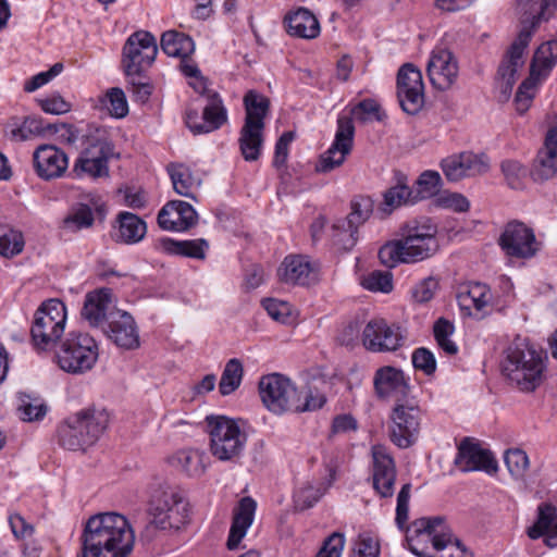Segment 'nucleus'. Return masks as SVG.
<instances>
[{
    "mask_svg": "<svg viewBox=\"0 0 557 557\" xmlns=\"http://www.w3.org/2000/svg\"><path fill=\"white\" fill-rule=\"evenodd\" d=\"M436 234L437 227L430 220H411L399 228L398 239L380 248L379 259L388 269L426 260L438 250Z\"/></svg>",
    "mask_w": 557,
    "mask_h": 557,
    "instance_id": "1",
    "label": "nucleus"
},
{
    "mask_svg": "<svg viewBox=\"0 0 557 557\" xmlns=\"http://www.w3.org/2000/svg\"><path fill=\"white\" fill-rule=\"evenodd\" d=\"M547 355L529 339L517 336L504 350L500 370L509 385L523 393L539 388L545 377Z\"/></svg>",
    "mask_w": 557,
    "mask_h": 557,
    "instance_id": "2",
    "label": "nucleus"
},
{
    "mask_svg": "<svg viewBox=\"0 0 557 557\" xmlns=\"http://www.w3.org/2000/svg\"><path fill=\"white\" fill-rule=\"evenodd\" d=\"M409 549L419 557H472L441 517L421 518L408 531Z\"/></svg>",
    "mask_w": 557,
    "mask_h": 557,
    "instance_id": "3",
    "label": "nucleus"
},
{
    "mask_svg": "<svg viewBox=\"0 0 557 557\" xmlns=\"http://www.w3.org/2000/svg\"><path fill=\"white\" fill-rule=\"evenodd\" d=\"M103 431L104 406L90 404L60 423L58 443L67 450H85L100 440Z\"/></svg>",
    "mask_w": 557,
    "mask_h": 557,
    "instance_id": "4",
    "label": "nucleus"
},
{
    "mask_svg": "<svg viewBox=\"0 0 557 557\" xmlns=\"http://www.w3.org/2000/svg\"><path fill=\"white\" fill-rule=\"evenodd\" d=\"M147 511L149 520L141 536L149 542L156 539L157 531L180 530L189 519L187 500L171 490L156 492Z\"/></svg>",
    "mask_w": 557,
    "mask_h": 557,
    "instance_id": "5",
    "label": "nucleus"
},
{
    "mask_svg": "<svg viewBox=\"0 0 557 557\" xmlns=\"http://www.w3.org/2000/svg\"><path fill=\"white\" fill-rule=\"evenodd\" d=\"M206 423L211 454L221 461L239 458L245 449L247 435L238 422L226 416H208Z\"/></svg>",
    "mask_w": 557,
    "mask_h": 557,
    "instance_id": "6",
    "label": "nucleus"
},
{
    "mask_svg": "<svg viewBox=\"0 0 557 557\" xmlns=\"http://www.w3.org/2000/svg\"><path fill=\"white\" fill-rule=\"evenodd\" d=\"M66 318V307L61 300L44 301L34 314L30 329L35 347L41 350L53 347L64 334Z\"/></svg>",
    "mask_w": 557,
    "mask_h": 557,
    "instance_id": "7",
    "label": "nucleus"
},
{
    "mask_svg": "<svg viewBox=\"0 0 557 557\" xmlns=\"http://www.w3.org/2000/svg\"><path fill=\"white\" fill-rule=\"evenodd\" d=\"M97 359L96 341L89 334L81 332H70L57 352L59 367L72 374H82L90 370Z\"/></svg>",
    "mask_w": 557,
    "mask_h": 557,
    "instance_id": "8",
    "label": "nucleus"
},
{
    "mask_svg": "<svg viewBox=\"0 0 557 557\" xmlns=\"http://www.w3.org/2000/svg\"><path fill=\"white\" fill-rule=\"evenodd\" d=\"M421 409L413 399H397L389 416V440L399 448L412 446L420 434Z\"/></svg>",
    "mask_w": 557,
    "mask_h": 557,
    "instance_id": "9",
    "label": "nucleus"
},
{
    "mask_svg": "<svg viewBox=\"0 0 557 557\" xmlns=\"http://www.w3.org/2000/svg\"><path fill=\"white\" fill-rule=\"evenodd\" d=\"M296 389V386L289 379L278 373L263 376L259 382V393L262 403L270 411L276 414L293 411Z\"/></svg>",
    "mask_w": 557,
    "mask_h": 557,
    "instance_id": "10",
    "label": "nucleus"
},
{
    "mask_svg": "<svg viewBox=\"0 0 557 557\" xmlns=\"http://www.w3.org/2000/svg\"><path fill=\"white\" fill-rule=\"evenodd\" d=\"M116 300L107 288V324L110 329L109 337L116 346L123 349L139 347V335L133 317L125 310L116 308Z\"/></svg>",
    "mask_w": 557,
    "mask_h": 557,
    "instance_id": "11",
    "label": "nucleus"
},
{
    "mask_svg": "<svg viewBox=\"0 0 557 557\" xmlns=\"http://www.w3.org/2000/svg\"><path fill=\"white\" fill-rule=\"evenodd\" d=\"M405 335L397 324L382 318L370 320L362 331V344L372 352L395 351L404 345Z\"/></svg>",
    "mask_w": 557,
    "mask_h": 557,
    "instance_id": "12",
    "label": "nucleus"
},
{
    "mask_svg": "<svg viewBox=\"0 0 557 557\" xmlns=\"http://www.w3.org/2000/svg\"><path fill=\"white\" fill-rule=\"evenodd\" d=\"M355 126L351 117L339 116L337 131L331 147L320 156L315 165L319 173H329L341 166L350 153L354 144Z\"/></svg>",
    "mask_w": 557,
    "mask_h": 557,
    "instance_id": "13",
    "label": "nucleus"
},
{
    "mask_svg": "<svg viewBox=\"0 0 557 557\" xmlns=\"http://www.w3.org/2000/svg\"><path fill=\"white\" fill-rule=\"evenodd\" d=\"M499 246L512 258L530 259L540 249L534 231L519 221L507 223L499 238Z\"/></svg>",
    "mask_w": 557,
    "mask_h": 557,
    "instance_id": "14",
    "label": "nucleus"
},
{
    "mask_svg": "<svg viewBox=\"0 0 557 557\" xmlns=\"http://www.w3.org/2000/svg\"><path fill=\"white\" fill-rule=\"evenodd\" d=\"M158 53L157 41L149 32L139 30L132 34L123 48L125 70H145L150 67Z\"/></svg>",
    "mask_w": 557,
    "mask_h": 557,
    "instance_id": "15",
    "label": "nucleus"
},
{
    "mask_svg": "<svg viewBox=\"0 0 557 557\" xmlns=\"http://www.w3.org/2000/svg\"><path fill=\"white\" fill-rule=\"evenodd\" d=\"M227 122V110L219 94H209L202 114L196 110H187L185 123L195 135L208 134L221 128Z\"/></svg>",
    "mask_w": 557,
    "mask_h": 557,
    "instance_id": "16",
    "label": "nucleus"
},
{
    "mask_svg": "<svg viewBox=\"0 0 557 557\" xmlns=\"http://www.w3.org/2000/svg\"><path fill=\"white\" fill-rule=\"evenodd\" d=\"M441 168L449 182H459L465 177L486 173L490 170V162L485 154L463 151L443 159Z\"/></svg>",
    "mask_w": 557,
    "mask_h": 557,
    "instance_id": "17",
    "label": "nucleus"
},
{
    "mask_svg": "<svg viewBox=\"0 0 557 557\" xmlns=\"http://www.w3.org/2000/svg\"><path fill=\"white\" fill-rule=\"evenodd\" d=\"M134 544L135 534L127 519L107 511V557H129Z\"/></svg>",
    "mask_w": 557,
    "mask_h": 557,
    "instance_id": "18",
    "label": "nucleus"
},
{
    "mask_svg": "<svg viewBox=\"0 0 557 557\" xmlns=\"http://www.w3.org/2000/svg\"><path fill=\"white\" fill-rule=\"evenodd\" d=\"M396 465L382 445L372 447V484L382 498H391L395 492Z\"/></svg>",
    "mask_w": 557,
    "mask_h": 557,
    "instance_id": "19",
    "label": "nucleus"
},
{
    "mask_svg": "<svg viewBox=\"0 0 557 557\" xmlns=\"http://www.w3.org/2000/svg\"><path fill=\"white\" fill-rule=\"evenodd\" d=\"M455 465L463 472L484 471L493 474L498 469L492 453L469 437L459 444Z\"/></svg>",
    "mask_w": 557,
    "mask_h": 557,
    "instance_id": "20",
    "label": "nucleus"
},
{
    "mask_svg": "<svg viewBox=\"0 0 557 557\" xmlns=\"http://www.w3.org/2000/svg\"><path fill=\"white\" fill-rule=\"evenodd\" d=\"M424 84L422 72H398L397 98L401 110L414 115L424 106Z\"/></svg>",
    "mask_w": 557,
    "mask_h": 557,
    "instance_id": "21",
    "label": "nucleus"
},
{
    "mask_svg": "<svg viewBox=\"0 0 557 557\" xmlns=\"http://www.w3.org/2000/svg\"><path fill=\"white\" fill-rule=\"evenodd\" d=\"M35 173L44 181L64 175L69 168L67 154L54 145H40L33 153Z\"/></svg>",
    "mask_w": 557,
    "mask_h": 557,
    "instance_id": "22",
    "label": "nucleus"
},
{
    "mask_svg": "<svg viewBox=\"0 0 557 557\" xmlns=\"http://www.w3.org/2000/svg\"><path fill=\"white\" fill-rule=\"evenodd\" d=\"M197 222L198 214L194 207L182 200L169 201L158 213V224L164 231L185 232Z\"/></svg>",
    "mask_w": 557,
    "mask_h": 557,
    "instance_id": "23",
    "label": "nucleus"
},
{
    "mask_svg": "<svg viewBox=\"0 0 557 557\" xmlns=\"http://www.w3.org/2000/svg\"><path fill=\"white\" fill-rule=\"evenodd\" d=\"M104 169V140L101 136L96 139L87 138L86 147L82 150L72 168V175L76 178L85 176L97 178Z\"/></svg>",
    "mask_w": 557,
    "mask_h": 557,
    "instance_id": "24",
    "label": "nucleus"
},
{
    "mask_svg": "<svg viewBox=\"0 0 557 557\" xmlns=\"http://www.w3.org/2000/svg\"><path fill=\"white\" fill-rule=\"evenodd\" d=\"M160 46L166 55L181 60L178 70H198V64L190 58L195 42L188 35L175 29L166 30L161 35Z\"/></svg>",
    "mask_w": 557,
    "mask_h": 557,
    "instance_id": "25",
    "label": "nucleus"
},
{
    "mask_svg": "<svg viewBox=\"0 0 557 557\" xmlns=\"http://www.w3.org/2000/svg\"><path fill=\"white\" fill-rule=\"evenodd\" d=\"M85 202L73 205L62 221V227L71 232H78L92 226L94 210L101 212L104 203L101 197L91 193L84 196Z\"/></svg>",
    "mask_w": 557,
    "mask_h": 557,
    "instance_id": "26",
    "label": "nucleus"
},
{
    "mask_svg": "<svg viewBox=\"0 0 557 557\" xmlns=\"http://www.w3.org/2000/svg\"><path fill=\"white\" fill-rule=\"evenodd\" d=\"M280 280L292 285H309L317 280V271L307 256L289 255L277 270Z\"/></svg>",
    "mask_w": 557,
    "mask_h": 557,
    "instance_id": "27",
    "label": "nucleus"
},
{
    "mask_svg": "<svg viewBox=\"0 0 557 557\" xmlns=\"http://www.w3.org/2000/svg\"><path fill=\"white\" fill-rule=\"evenodd\" d=\"M147 234V224L137 214L122 211L112 223L111 238L117 244L134 245Z\"/></svg>",
    "mask_w": 557,
    "mask_h": 557,
    "instance_id": "28",
    "label": "nucleus"
},
{
    "mask_svg": "<svg viewBox=\"0 0 557 557\" xmlns=\"http://www.w3.org/2000/svg\"><path fill=\"white\" fill-rule=\"evenodd\" d=\"M373 385L380 398L392 395H400L405 398L410 389L405 373L400 369L391 366L382 367L375 371Z\"/></svg>",
    "mask_w": 557,
    "mask_h": 557,
    "instance_id": "29",
    "label": "nucleus"
},
{
    "mask_svg": "<svg viewBox=\"0 0 557 557\" xmlns=\"http://www.w3.org/2000/svg\"><path fill=\"white\" fill-rule=\"evenodd\" d=\"M257 503L251 497H243L234 509V517L227 539V548H237L239 542L244 539L247 530L253 522Z\"/></svg>",
    "mask_w": 557,
    "mask_h": 557,
    "instance_id": "30",
    "label": "nucleus"
},
{
    "mask_svg": "<svg viewBox=\"0 0 557 557\" xmlns=\"http://www.w3.org/2000/svg\"><path fill=\"white\" fill-rule=\"evenodd\" d=\"M82 540L81 557H103L104 512H99L88 519Z\"/></svg>",
    "mask_w": 557,
    "mask_h": 557,
    "instance_id": "31",
    "label": "nucleus"
},
{
    "mask_svg": "<svg viewBox=\"0 0 557 557\" xmlns=\"http://www.w3.org/2000/svg\"><path fill=\"white\" fill-rule=\"evenodd\" d=\"M527 534L532 540L546 535V544L550 547L557 546L556 508L548 504L541 505L537 520L528 528Z\"/></svg>",
    "mask_w": 557,
    "mask_h": 557,
    "instance_id": "32",
    "label": "nucleus"
},
{
    "mask_svg": "<svg viewBox=\"0 0 557 557\" xmlns=\"http://www.w3.org/2000/svg\"><path fill=\"white\" fill-rule=\"evenodd\" d=\"M81 317L89 327L104 331V287L86 294Z\"/></svg>",
    "mask_w": 557,
    "mask_h": 557,
    "instance_id": "33",
    "label": "nucleus"
},
{
    "mask_svg": "<svg viewBox=\"0 0 557 557\" xmlns=\"http://www.w3.org/2000/svg\"><path fill=\"white\" fill-rule=\"evenodd\" d=\"M286 21L287 32L292 36L312 39L320 34L319 21L308 9H298L296 12L289 14Z\"/></svg>",
    "mask_w": 557,
    "mask_h": 557,
    "instance_id": "34",
    "label": "nucleus"
},
{
    "mask_svg": "<svg viewBox=\"0 0 557 557\" xmlns=\"http://www.w3.org/2000/svg\"><path fill=\"white\" fill-rule=\"evenodd\" d=\"M159 247L165 253L172 256L188 257L202 260L206 258V250L209 244L206 239L175 240L172 238H161Z\"/></svg>",
    "mask_w": 557,
    "mask_h": 557,
    "instance_id": "35",
    "label": "nucleus"
},
{
    "mask_svg": "<svg viewBox=\"0 0 557 557\" xmlns=\"http://www.w3.org/2000/svg\"><path fill=\"white\" fill-rule=\"evenodd\" d=\"M263 129L261 125L244 124L239 133V148L242 156L248 162L257 161L263 146Z\"/></svg>",
    "mask_w": 557,
    "mask_h": 557,
    "instance_id": "36",
    "label": "nucleus"
},
{
    "mask_svg": "<svg viewBox=\"0 0 557 557\" xmlns=\"http://www.w3.org/2000/svg\"><path fill=\"white\" fill-rule=\"evenodd\" d=\"M166 169L174 190L181 196L194 199V190L200 186L201 181L183 163H170Z\"/></svg>",
    "mask_w": 557,
    "mask_h": 557,
    "instance_id": "37",
    "label": "nucleus"
},
{
    "mask_svg": "<svg viewBox=\"0 0 557 557\" xmlns=\"http://www.w3.org/2000/svg\"><path fill=\"white\" fill-rule=\"evenodd\" d=\"M529 73V76L519 85L515 96V106L519 114L529 110L539 86L547 78L548 74V72Z\"/></svg>",
    "mask_w": 557,
    "mask_h": 557,
    "instance_id": "38",
    "label": "nucleus"
},
{
    "mask_svg": "<svg viewBox=\"0 0 557 557\" xmlns=\"http://www.w3.org/2000/svg\"><path fill=\"white\" fill-rule=\"evenodd\" d=\"M532 37V29L523 27L508 48L498 70H517L523 66V53Z\"/></svg>",
    "mask_w": 557,
    "mask_h": 557,
    "instance_id": "39",
    "label": "nucleus"
},
{
    "mask_svg": "<svg viewBox=\"0 0 557 557\" xmlns=\"http://www.w3.org/2000/svg\"><path fill=\"white\" fill-rule=\"evenodd\" d=\"M246 110L245 123L264 127V119L270 108V100L255 90H249L244 97Z\"/></svg>",
    "mask_w": 557,
    "mask_h": 557,
    "instance_id": "40",
    "label": "nucleus"
},
{
    "mask_svg": "<svg viewBox=\"0 0 557 557\" xmlns=\"http://www.w3.org/2000/svg\"><path fill=\"white\" fill-rule=\"evenodd\" d=\"M458 301L465 309L483 310L491 301L490 288L482 283H472L466 292L458 295Z\"/></svg>",
    "mask_w": 557,
    "mask_h": 557,
    "instance_id": "41",
    "label": "nucleus"
},
{
    "mask_svg": "<svg viewBox=\"0 0 557 557\" xmlns=\"http://www.w3.org/2000/svg\"><path fill=\"white\" fill-rule=\"evenodd\" d=\"M171 462L189 476H200L205 472L203 456L198 450H180L171 458Z\"/></svg>",
    "mask_w": 557,
    "mask_h": 557,
    "instance_id": "42",
    "label": "nucleus"
},
{
    "mask_svg": "<svg viewBox=\"0 0 557 557\" xmlns=\"http://www.w3.org/2000/svg\"><path fill=\"white\" fill-rule=\"evenodd\" d=\"M373 212V200L367 196H357L350 202V213L345 218L341 219V225L359 227L368 221Z\"/></svg>",
    "mask_w": 557,
    "mask_h": 557,
    "instance_id": "43",
    "label": "nucleus"
},
{
    "mask_svg": "<svg viewBox=\"0 0 557 557\" xmlns=\"http://www.w3.org/2000/svg\"><path fill=\"white\" fill-rule=\"evenodd\" d=\"M500 171L509 188L517 190L524 188L530 170L519 160H503L500 162Z\"/></svg>",
    "mask_w": 557,
    "mask_h": 557,
    "instance_id": "44",
    "label": "nucleus"
},
{
    "mask_svg": "<svg viewBox=\"0 0 557 557\" xmlns=\"http://www.w3.org/2000/svg\"><path fill=\"white\" fill-rule=\"evenodd\" d=\"M243 375L244 368L242 361L237 358L230 359L221 375L219 383L220 393L223 396H227L235 392L240 386Z\"/></svg>",
    "mask_w": 557,
    "mask_h": 557,
    "instance_id": "45",
    "label": "nucleus"
},
{
    "mask_svg": "<svg viewBox=\"0 0 557 557\" xmlns=\"http://www.w3.org/2000/svg\"><path fill=\"white\" fill-rule=\"evenodd\" d=\"M557 173V158L542 149L533 161L530 175L536 182L553 178Z\"/></svg>",
    "mask_w": 557,
    "mask_h": 557,
    "instance_id": "46",
    "label": "nucleus"
},
{
    "mask_svg": "<svg viewBox=\"0 0 557 557\" xmlns=\"http://www.w3.org/2000/svg\"><path fill=\"white\" fill-rule=\"evenodd\" d=\"M454 332V323L445 318L437 319L433 325V334L437 346L448 356H455L459 350L457 344L450 339Z\"/></svg>",
    "mask_w": 557,
    "mask_h": 557,
    "instance_id": "47",
    "label": "nucleus"
},
{
    "mask_svg": "<svg viewBox=\"0 0 557 557\" xmlns=\"http://www.w3.org/2000/svg\"><path fill=\"white\" fill-rule=\"evenodd\" d=\"M23 248L22 233L7 224H0V255L13 257L22 252Z\"/></svg>",
    "mask_w": 557,
    "mask_h": 557,
    "instance_id": "48",
    "label": "nucleus"
},
{
    "mask_svg": "<svg viewBox=\"0 0 557 557\" xmlns=\"http://www.w3.org/2000/svg\"><path fill=\"white\" fill-rule=\"evenodd\" d=\"M326 399L325 396L319 392H313L310 387L305 386L301 389H296L295 406L293 411L305 412L320 409Z\"/></svg>",
    "mask_w": 557,
    "mask_h": 557,
    "instance_id": "49",
    "label": "nucleus"
},
{
    "mask_svg": "<svg viewBox=\"0 0 557 557\" xmlns=\"http://www.w3.org/2000/svg\"><path fill=\"white\" fill-rule=\"evenodd\" d=\"M556 64L557 40H549L536 49L529 70H552Z\"/></svg>",
    "mask_w": 557,
    "mask_h": 557,
    "instance_id": "50",
    "label": "nucleus"
},
{
    "mask_svg": "<svg viewBox=\"0 0 557 557\" xmlns=\"http://www.w3.org/2000/svg\"><path fill=\"white\" fill-rule=\"evenodd\" d=\"M442 185V178L436 171H424L417 181L414 198L418 200L426 199L438 193Z\"/></svg>",
    "mask_w": 557,
    "mask_h": 557,
    "instance_id": "51",
    "label": "nucleus"
},
{
    "mask_svg": "<svg viewBox=\"0 0 557 557\" xmlns=\"http://www.w3.org/2000/svg\"><path fill=\"white\" fill-rule=\"evenodd\" d=\"M325 493V488L320 485H313L310 482L299 487L294 495L296 507L305 510L311 508Z\"/></svg>",
    "mask_w": 557,
    "mask_h": 557,
    "instance_id": "52",
    "label": "nucleus"
},
{
    "mask_svg": "<svg viewBox=\"0 0 557 557\" xmlns=\"http://www.w3.org/2000/svg\"><path fill=\"white\" fill-rule=\"evenodd\" d=\"M20 401L18 410L24 421H37L42 419L47 413V407L39 398H32L28 395L22 394Z\"/></svg>",
    "mask_w": 557,
    "mask_h": 557,
    "instance_id": "53",
    "label": "nucleus"
},
{
    "mask_svg": "<svg viewBox=\"0 0 557 557\" xmlns=\"http://www.w3.org/2000/svg\"><path fill=\"white\" fill-rule=\"evenodd\" d=\"M413 191L406 185H396L384 193V206L388 208V212L406 203H414Z\"/></svg>",
    "mask_w": 557,
    "mask_h": 557,
    "instance_id": "54",
    "label": "nucleus"
},
{
    "mask_svg": "<svg viewBox=\"0 0 557 557\" xmlns=\"http://www.w3.org/2000/svg\"><path fill=\"white\" fill-rule=\"evenodd\" d=\"M504 460L510 474L516 479H522L529 468V457L525 451L515 448L505 453Z\"/></svg>",
    "mask_w": 557,
    "mask_h": 557,
    "instance_id": "55",
    "label": "nucleus"
},
{
    "mask_svg": "<svg viewBox=\"0 0 557 557\" xmlns=\"http://www.w3.org/2000/svg\"><path fill=\"white\" fill-rule=\"evenodd\" d=\"M349 226V224L342 226L341 220L333 225V243L338 249L345 251L350 250L358 240V228Z\"/></svg>",
    "mask_w": 557,
    "mask_h": 557,
    "instance_id": "56",
    "label": "nucleus"
},
{
    "mask_svg": "<svg viewBox=\"0 0 557 557\" xmlns=\"http://www.w3.org/2000/svg\"><path fill=\"white\" fill-rule=\"evenodd\" d=\"M108 113L115 119H123L128 114L129 108L125 92L117 87L107 90Z\"/></svg>",
    "mask_w": 557,
    "mask_h": 557,
    "instance_id": "57",
    "label": "nucleus"
},
{
    "mask_svg": "<svg viewBox=\"0 0 557 557\" xmlns=\"http://www.w3.org/2000/svg\"><path fill=\"white\" fill-rule=\"evenodd\" d=\"M543 2L544 0H517L518 8L524 14H529L532 17V26L537 25L543 20H547L556 10V7L544 9Z\"/></svg>",
    "mask_w": 557,
    "mask_h": 557,
    "instance_id": "58",
    "label": "nucleus"
},
{
    "mask_svg": "<svg viewBox=\"0 0 557 557\" xmlns=\"http://www.w3.org/2000/svg\"><path fill=\"white\" fill-rule=\"evenodd\" d=\"M362 286L371 292L389 293L393 289V275L387 271H373L362 278Z\"/></svg>",
    "mask_w": 557,
    "mask_h": 557,
    "instance_id": "59",
    "label": "nucleus"
},
{
    "mask_svg": "<svg viewBox=\"0 0 557 557\" xmlns=\"http://www.w3.org/2000/svg\"><path fill=\"white\" fill-rule=\"evenodd\" d=\"M411 360L414 369L422 371L425 375H433L436 371L435 356L425 347L414 349Z\"/></svg>",
    "mask_w": 557,
    "mask_h": 557,
    "instance_id": "60",
    "label": "nucleus"
},
{
    "mask_svg": "<svg viewBox=\"0 0 557 557\" xmlns=\"http://www.w3.org/2000/svg\"><path fill=\"white\" fill-rule=\"evenodd\" d=\"M114 198L120 205L132 209H141L146 206V195L141 189L121 187L116 190Z\"/></svg>",
    "mask_w": 557,
    "mask_h": 557,
    "instance_id": "61",
    "label": "nucleus"
},
{
    "mask_svg": "<svg viewBox=\"0 0 557 557\" xmlns=\"http://www.w3.org/2000/svg\"><path fill=\"white\" fill-rule=\"evenodd\" d=\"M516 82V72H502L495 76V98L498 102L505 103L509 100Z\"/></svg>",
    "mask_w": 557,
    "mask_h": 557,
    "instance_id": "62",
    "label": "nucleus"
},
{
    "mask_svg": "<svg viewBox=\"0 0 557 557\" xmlns=\"http://www.w3.org/2000/svg\"><path fill=\"white\" fill-rule=\"evenodd\" d=\"M457 67L454 54L446 48L436 47L428 62L426 70H450Z\"/></svg>",
    "mask_w": 557,
    "mask_h": 557,
    "instance_id": "63",
    "label": "nucleus"
},
{
    "mask_svg": "<svg viewBox=\"0 0 557 557\" xmlns=\"http://www.w3.org/2000/svg\"><path fill=\"white\" fill-rule=\"evenodd\" d=\"M345 546V535L334 532L327 536L315 557H341Z\"/></svg>",
    "mask_w": 557,
    "mask_h": 557,
    "instance_id": "64",
    "label": "nucleus"
}]
</instances>
